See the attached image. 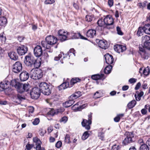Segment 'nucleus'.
Listing matches in <instances>:
<instances>
[{
    "label": "nucleus",
    "mask_w": 150,
    "mask_h": 150,
    "mask_svg": "<svg viewBox=\"0 0 150 150\" xmlns=\"http://www.w3.org/2000/svg\"><path fill=\"white\" fill-rule=\"evenodd\" d=\"M24 62L25 65L28 67L33 66L36 68H38L41 65V61L38 59H36L30 54L25 57Z\"/></svg>",
    "instance_id": "1"
},
{
    "label": "nucleus",
    "mask_w": 150,
    "mask_h": 150,
    "mask_svg": "<svg viewBox=\"0 0 150 150\" xmlns=\"http://www.w3.org/2000/svg\"><path fill=\"white\" fill-rule=\"evenodd\" d=\"M39 89L43 94L49 95L51 93L50 85L46 82H41L39 86Z\"/></svg>",
    "instance_id": "2"
},
{
    "label": "nucleus",
    "mask_w": 150,
    "mask_h": 150,
    "mask_svg": "<svg viewBox=\"0 0 150 150\" xmlns=\"http://www.w3.org/2000/svg\"><path fill=\"white\" fill-rule=\"evenodd\" d=\"M104 21L105 24V27H104L103 30L107 28L108 29H112L114 26L113 24L114 23V19L111 15H108L104 18Z\"/></svg>",
    "instance_id": "3"
},
{
    "label": "nucleus",
    "mask_w": 150,
    "mask_h": 150,
    "mask_svg": "<svg viewBox=\"0 0 150 150\" xmlns=\"http://www.w3.org/2000/svg\"><path fill=\"white\" fill-rule=\"evenodd\" d=\"M37 70L32 69L30 72V77L34 79H39L41 78L43 76V72L42 70L40 69Z\"/></svg>",
    "instance_id": "4"
},
{
    "label": "nucleus",
    "mask_w": 150,
    "mask_h": 150,
    "mask_svg": "<svg viewBox=\"0 0 150 150\" xmlns=\"http://www.w3.org/2000/svg\"><path fill=\"white\" fill-rule=\"evenodd\" d=\"M125 135L126 137L125 138L122 142V144L125 146L133 142L132 138L134 137V134L133 131L129 132H126Z\"/></svg>",
    "instance_id": "5"
},
{
    "label": "nucleus",
    "mask_w": 150,
    "mask_h": 150,
    "mask_svg": "<svg viewBox=\"0 0 150 150\" xmlns=\"http://www.w3.org/2000/svg\"><path fill=\"white\" fill-rule=\"evenodd\" d=\"M92 113L90 112L88 115V120L83 119L81 122L82 126L87 130H89L91 129V126L92 123Z\"/></svg>",
    "instance_id": "6"
},
{
    "label": "nucleus",
    "mask_w": 150,
    "mask_h": 150,
    "mask_svg": "<svg viewBox=\"0 0 150 150\" xmlns=\"http://www.w3.org/2000/svg\"><path fill=\"white\" fill-rule=\"evenodd\" d=\"M69 33L66 31L64 29H60L58 31V39L61 42H62L67 40V36Z\"/></svg>",
    "instance_id": "7"
},
{
    "label": "nucleus",
    "mask_w": 150,
    "mask_h": 150,
    "mask_svg": "<svg viewBox=\"0 0 150 150\" xmlns=\"http://www.w3.org/2000/svg\"><path fill=\"white\" fill-rule=\"evenodd\" d=\"M30 87V85L28 83L23 84L20 83L16 89L18 92L22 93L24 92L28 91Z\"/></svg>",
    "instance_id": "8"
},
{
    "label": "nucleus",
    "mask_w": 150,
    "mask_h": 150,
    "mask_svg": "<svg viewBox=\"0 0 150 150\" xmlns=\"http://www.w3.org/2000/svg\"><path fill=\"white\" fill-rule=\"evenodd\" d=\"M22 69V65L19 61L16 62L13 66L12 71L16 73H19Z\"/></svg>",
    "instance_id": "9"
},
{
    "label": "nucleus",
    "mask_w": 150,
    "mask_h": 150,
    "mask_svg": "<svg viewBox=\"0 0 150 150\" xmlns=\"http://www.w3.org/2000/svg\"><path fill=\"white\" fill-rule=\"evenodd\" d=\"M41 92L38 87H34L30 92L31 98L33 99H37L40 96Z\"/></svg>",
    "instance_id": "10"
},
{
    "label": "nucleus",
    "mask_w": 150,
    "mask_h": 150,
    "mask_svg": "<svg viewBox=\"0 0 150 150\" xmlns=\"http://www.w3.org/2000/svg\"><path fill=\"white\" fill-rule=\"evenodd\" d=\"M28 50V48L26 46L21 45L17 47L16 51L20 55H23L26 54Z\"/></svg>",
    "instance_id": "11"
},
{
    "label": "nucleus",
    "mask_w": 150,
    "mask_h": 150,
    "mask_svg": "<svg viewBox=\"0 0 150 150\" xmlns=\"http://www.w3.org/2000/svg\"><path fill=\"white\" fill-rule=\"evenodd\" d=\"M150 37L146 35L142 37V42H144V45L145 48L150 50Z\"/></svg>",
    "instance_id": "12"
},
{
    "label": "nucleus",
    "mask_w": 150,
    "mask_h": 150,
    "mask_svg": "<svg viewBox=\"0 0 150 150\" xmlns=\"http://www.w3.org/2000/svg\"><path fill=\"white\" fill-rule=\"evenodd\" d=\"M33 53L36 57H40L43 54V50L41 47L39 45L36 46L34 49Z\"/></svg>",
    "instance_id": "13"
},
{
    "label": "nucleus",
    "mask_w": 150,
    "mask_h": 150,
    "mask_svg": "<svg viewBox=\"0 0 150 150\" xmlns=\"http://www.w3.org/2000/svg\"><path fill=\"white\" fill-rule=\"evenodd\" d=\"M80 102H77L71 107L72 110L74 112L81 111L86 106V104L80 105Z\"/></svg>",
    "instance_id": "14"
},
{
    "label": "nucleus",
    "mask_w": 150,
    "mask_h": 150,
    "mask_svg": "<svg viewBox=\"0 0 150 150\" xmlns=\"http://www.w3.org/2000/svg\"><path fill=\"white\" fill-rule=\"evenodd\" d=\"M72 39H76L80 38L84 40H87V38L83 36L79 33H74L71 32L69 35Z\"/></svg>",
    "instance_id": "15"
},
{
    "label": "nucleus",
    "mask_w": 150,
    "mask_h": 150,
    "mask_svg": "<svg viewBox=\"0 0 150 150\" xmlns=\"http://www.w3.org/2000/svg\"><path fill=\"white\" fill-rule=\"evenodd\" d=\"M45 40L47 41L48 44L50 45H53L57 42L58 39L54 36L50 35L46 38Z\"/></svg>",
    "instance_id": "16"
},
{
    "label": "nucleus",
    "mask_w": 150,
    "mask_h": 150,
    "mask_svg": "<svg viewBox=\"0 0 150 150\" xmlns=\"http://www.w3.org/2000/svg\"><path fill=\"white\" fill-rule=\"evenodd\" d=\"M10 86V82L6 80L1 81L0 83V87L3 89L6 90L8 88L9 92H11L12 89L11 88H9Z\"/></svg>",
    "instance_id": "17"
},
{
    "label": "nucleus",
    "mask_w": 150,
    "mask_h": 150,
    "mask_svg": "<svg viewBox=\"0 0 150 150\" xmlns=\"http://www.w3.org/2000/svg\"><path fill=\"white\" fill-rule=\"evenodd\" d=\"M33 141L35 143L36 150H45L44 148L41 147V142L37 137H36L33 138Z\"/></svg>",
    "instance_id": "18"
},
{
    "label": "nucleus",
    "mask_w": 150,
    "mask_h": 150,
    "mask_svg": "<svg viewBox=\"0 0 150 150\" xmlns=\"http://www.w3.org/2000/svg\"><path fill=\"white\" fill-rule=\"evenodd\" d=\"M33 141L35 143L36 150H45L44 148L41 147V142L37 137H36L33 138Z\"/></svg>",
    "instance_id": "19"
},
{
    "label": "nucleus",
    "mask_w": 150,
    "mask_h": 150,
    "mask_svg": "<svg viewBox=\"0 0 150 150\" xmlns=\"http://www.w3.org/2000/svg\"><path fill=\"white\" fill-rule=\"evenodd\" d=\"M105 63L108 64H112L114 63V59L113 56L108 53L104 55Z\"/></svg>",
    "instance_id": "20"
},
{
    "label": "nucleus",
    "mask_w": 150,
    "mask_h": 150,
    "mask_svg": "<svg viewBox=\"0 0 150 150\" xmlns=\"http://www.w3.org/2000/svg\"><path fill=\"white\" fill-rule=\"evenodd\" d=\"M114 48L115 51L119 53L124 52L127 49L126 46L119 44L115 45Z\"/></svg>",
    "instance_id": "21"
},
{
    "label": "nucleus",
    "mask_w": 150,
    "mask_h": 150,
    "mask_svg": "<svg viewBox=\"0 0 150 150\" xmlns=\"http://www.w3.org/2000/svg\"><path fill=\"white\" fill-rule=\"evenodd\" d=\"M69 79L68 78L65 81L63 82L62 84L59 86H58L59 90L61 91L68 88H71L69 82Z\"/></svg>",
    "instance_id": "22"
},
{
    "label": "nucleus",
    "mask_w": 150,
    "mask_h": 150,
    "mask_svg": "<svg viewBox=\"0 0 150 150\" xmlns=\"http://www.w3.org/2000/svg\"><path fill=\"white\" fill-rule=\"evenodd\" d=\"M29 77V74L27 71H23L20 75V79L21 81H26Z\"/></svg>",
    "instance_id": "23"
},
{
    "label": "nucleus",
    "mask_w": 150,
    "mask_h": 150,
    "mask_svg": "<svg viewBox=\"0 0 150 150\" xmlns=\"http://www.w3.org/2000/svg\"><path fill=\"white\" fill-rule=\"evenodd\" d=\"M99 41L98 45L101 48L105 49L108 48V45L107 42L105 40H100L98 39L96 40V42Z\"/></svg>",
    "instance_id": "24"
},
{
    "label": "nucleus",
    "mask_w": 150,
    "mask_h": 150,
    "mask_svg": "<svg viewBox=\"0 0 150 150\" xmlns=\"http://www.w3.org/2000/svg\"><path fill=\"white\" fill-rule=\"evenodd\" d=\"M96 34V30L94 29H90L89 30L86 32V36L88 38H92L95 36Z\"/></svg>",
    "instance_id": "25"
},
{
    "label": "nucleus",
    "mask_w": 150,
    "mask_h": 150,
    "mask_svg": "<svg viewBox=\"0 0 150 150\" xmlns=\"http://www.w3.org/2000/svg\"><path fill=\"white\" fill-rule=\"evenodd\" d=\"M97 24L99 27H101V30L103 32L104 31L103 30L104 27H105V24L104 21V19L101 18L99 19L97 22Z\"/></svg>",
    "instance_id": "26"
},
{
    "label": "nucleus",
    "mask_w": 150,
    "mask_h": 150,
    "mask_svg": "<svg viewBox=\"0 0 150 150\" xmlns=\"http://www.w3.org/2000/svg\"><path fill=\"white\" fill-rule=\"evenodd\" d=\"M8 55L11 59L15 61L18 60V58L17 54L15 52H10L8 53Z\"/></svg>",
    "instance_id": "27"
},
{
    "label": "nucleus",
    "mask_w": 150,
    "mask_h": 150,
    "mask_svg": "<svg viewBox=\"0 0 150 150\" xmlns=\"http://www.w3.org/2000/svg\"><path fill=\"white\" fill-rule=\"evenodd\" d=\"M81 81V79L79 78H72L70 81L69 84L71 87H72L75 84Z\"/></svg>",
    "instance_id": "28"
},
{
    "label": "nucleus",
    "mask_w": 150,
    "mask_h": 150,
    "mask_svg": "<svg viewBox=\"0 0 150 150\" xmlns=\"http://www.w3.org/2000/svg\"><path fill=\"white\" fill-rule=\"evenodd\" d=\"M74 102V100L70 99V97L69 98V100L68 101L65 102L63 104V106L65 108H68L71 106Z\"/></svg>",
    "instance_id": "29"
},
{
    "label": "nucleus",
    "mask_w": 150,
    "mask_h": 150,
    "mask_svg": "<svg viewBox=\"0 0 150 150\" xmlns=\"http://www.w3.org/2000/svg\"><path fill=\"white\" fill-rule=\"evenodd\" d=\"M7 23V19L4 16L0 17V25L5 26Z\"/></svg>",
    "instance_id": "30"
},
{
    "label": "nucleus",
    "mask_w": 150,
    "mask_h": 150,
    "mask_svg": "<svg viewBox=\"0 0 150 150\" xmlns=\"http://www.w3.org/2000/svg\"><path fill=\"white\" fill-rule=\"evenodd\" d=\"M144 32L147 34L150 35V24H145L143 26Z\"/></svg>",
    "instance_id": "31"
},
{
    "label": "nucleus",
    "mask_w": 150,
    "mask_h": 150,
    "mask_svg": "<svg viewBox=\"0 0 150 150\" xmlns=\"http://www.w3.org/2000/svg\"><path fill=\"white\" fill-rule=\"evenodd\" d=\"M20 82L18 81L16 79H12L10 82V86H11L13 87H15L16 89L19 85Z\"/></svg>",
    "instance_id": "32"
},
{
    "label": "nucleus",
    "mask_w": 150,
    "mask_h": 150,
    "mask_svg": "<svg viewBox=\"0 0 150 150\" xmlns=\"http://www.w3.org/2000/svg\"><path fill=\"white\" fill-rule=\"evenodd\" d=\"M81 92L78 91L75 92L74 94L71 95L70 96V99L72 100H75L78 98L79 97L81 96Z\"/></svg>",
    "instance_id": "33"
},
{
    "label": "nucleus",
    "mask_w": 150,
    "mask_h": 150,
    "mask_svg": "<svg viewBox=\"0 0 150 150\" xmlns=\"http://www.w3.org/2000/svg\"><path fill=\"white\" fill-rule=\"evenodd\" d=\"M136 103V101L134 100H133L128 103L127 107L129 109H131L135 106Z\"/></svg>",
    "instance_id": "34"
},
{
    "label": "nucleus",
    "mask_w": 150,
    "mask_h": 150,
    "mask_svg": "<svg viewBox=\"0 0 150 150\" xmlns=\"http://www.w3.org/2000/svg\"><path fill=\"white\" fill-rule=\"evenodd\" d=\"M63 58L60 60L61 62L63 64L64 62H66L67 60L69 58L70 56L69 52H67L66 54H64V53Z\"/></svg>",
    "instance_id": "35"
},
{
    "label": "nucleus",
    "mask_w": 150,
    "mask_h": 150,
    "mask_svg": "<svg viewBox=\"0 0 150 150\" xmlns=\"http://www.w3.org/2000/svg\"><path fill=\"white\" fill-rule=\"evenodd\" d=\"M112 68V66L111 64H108L105 68L104 73L106 74H108L110 73Z\"/></svg>",
    "instance_id": "36"
},
{
    "label": "nucleus",
    "mask_w": 150,
    "mask_h": 150,
    "mask_svg": "<svg viewBox=\"0 0 150 150\" xmlns=\"http://www.w3.org/2000/svg\"><path fill=\"white\" fill-rule=\"evenodd\" d=\"M41 44L42 46L47 49H49L50 48V45L46 41H42L41 42Z\"/></svg>",
    "instance_id": "37"
},
{
    "label": "nucleus",
    "mask_w": 150,
    "mask_h": 150,
    "mask_svg": "<svg viewBox=\"0 0 150 150\" xmlns=\"http://www.w3.org/2000/svg\"><path fill=\"white\" fill-rule=\"evenodd\" d=\"M147 1H144L143 2H139L137 4V6L139 8L143 9L147 6Z\"/></svg>",
    "instance_id": "38"
},
{
    "label": "nucleus",
    "mask_w": 150,
    "mask_h": 150,
    "mask_svg": "<svg viewBox=\"0 0 150 150\" xmlns=\"http://www.w3.org/2000/svg\"><path fill=\"white\" fill-rule=\"evenodd\" d=\"M102 94V92L101 90H100L96 91V93L94 94L93 97L95 99L99 98L101 97Z\"/></svg>",
    "instance_id": "39"
},
{
    "label": "nucleus",
    "mask_w": 150,
    "mask_h": 150,
    "mask_svg": "<svg viewBox=\"0 0 150 150\" xmlns=\"http://www.w3.org/2000/svg\"><path fill=\"white\" fill-rule=\"evenodd\" d=\"M103 76V74L100 75L99 74H95L91 76V78L94 80H97L101 79Z\"/></svg>",
    "instance_id": "40"
},
{
    "label": "nucleus",
    "mask_w": 150,
    "mask_h": 150,
    "mask_svg": "<svg viewBox=\"0 0 150 150\" xmlns=\"http://www.w3.org/2000/svg\"><path fill=\"white\" fill-rule=\"evenodd\" d=\"M6 38L4 35V33H2L0 34V42L1 45L4 44L6 40Z\"/></svg>",
    "instance_id": "41"
},
{
    "label": "nucleus",
    "mask_w": 150,
    "mask_h": 150,
    "mask_svg": "<svg viewBox=\"0 0 150 150\" xmlns=\"http://www.w3.org/2000/svg\"><path fill=\"white\" fill-rule=\"evenodd\" d=\"M144 28L143 27H139L138 28L137 35L138 36H142L143 35V33L144 32Z\"/></svg>",
    "instance_id": "42"
},
{
    "label": "nucleus",
    "mask_w": 150,
    "mask_h": 150,
    "mask_svg": "<svg viewBox=\"0 0 150 150\" xmlns=\"http://www.w3.org/2000/svg\"><path fill=\"white\" fill-rule=\"evenodd\" d=\"M139 54L141 56V57L144 59H147L148 56L146 51L143 52H139Z\"/></svg>",
    "instance_id": "43"
},
{
    "label": "nucleus",
    "mask_w": 150,
    "mask_h": 150,
    "mask_svg": "<svg viewBox=\"0 0 150 150\" xmlns=\"http://www.w3.org/2000/svg\"><path fill=\"white\" fill-rule=\"evenodd\" d=\"M65 110L64 108L60 107L59 108L55 110L56 115H58L59 114H62Z\"/></svg>",
    "instance_id": "44"
},
{
    "label": "nucleus",
    "mask_w": 150,
    "mask_h": 150,
    "mask_svg": "<svg viewBox=\"0 0 150 150\" xmlns=\"http://www.w3.org/2000/svg\"><path fill=\"white\" fill-rule=\"evenodd\" d=\"M89 134L88 131H85L83 133L81 139L83 140H85L89 136Z\"/></svg>",
    "instance_id": "45"
},
{
    "label": "nucleus",
    "mask_w": 150,
    "mask_h": 150,
    "mask_svg": "<svg viewBox=\"0 0 150 150\" xmlns=\"http://www.w3.org/2000/svg\"><path fill=\"white\" fill-rule=\"evenodd\" d=\"M94 18L93 15H87L85 17V20L88 22H91Z\"/></svg>",
    "instance_id": "46"
},
{
    "label": "nucleus",
    "mask_w": 150,
    "mask_h": 150,
    "mask_svg": "<svg viewBox=\"0 0 150 150\" xmlns=\"http://www.w3.org/2000/svg\"><path fill=\"white\" fill-rule=\"evenodd\" d=\"M64 142L67 144H70L71 142L70 140V136L69 134H67L65 137Z\"/></svg>",
    "instance_id": "47"
},
{
    "label": "nucleus",
    "mask_w": 150,
    "mask_h": 150,
    "mask_svg": "<svg viewBox=\"0 0 150 150\" xmlns=\"http://www.w3.org/2000/svg\"><path fill=\"white\" fill-rule=\"evenodd\" d=\"M149 147L147 144H142L140 148V150H149Z\"/></svg>",
    "instance_id": "48"
},
{
    "label": "nucleus",
    "mask_w": 150,
    "mask_h": 150,
    "mask_svg": "<svg viewBox=\"0 0 150 150\" xmlns=\"http://www.w3.org/2000/svg\"><path fill=\"white\" fill-rule=\"evenodd\" d=\"M150 73V70L148 67H146L144 69L143 71V74L144 75L148 76Z\"/></svg>",
    "instance_id": "49"
},
{
    "label": "nucleus",
    "mask_w": 150,
    "mask_h": 150,
    "mask_svg": "<svg viewBox=\"0 0 150 150\" xmlns=\"http://www.w3.org/2000/svg\"><path fill=\"white\" fill-rule=\"evenodd\" d=\"M104 134V133L102 132H100L98 133V137L99 139L102 141L105 140Z\"/></svg>",
    "instance_id": "50"
},
{
    "label": "nucleus",
    "mask_w": 150,
    "mask_h": 150,
    "mask_svg": "<svg viewBox=\"0 0 150 150\" xmlns=\"http://www.w3.org/2000/svg\"><path fill=\"white\" fill-rule=\"evenodd\" d=\"M62 54H64V53L63 52H61L60 54H59L58 56L55 57L54 59L55 61H58L60 60V59L62 57Z\"/></svg>",
    "instance_id": "51"
},
{
    "label": "nucleus",
    "mask_w": 150,
    "mask_h": 150,
    "mask_svg": "<svg viewBox=\"0 0 150 150\" xmlns=\"http://www.w3.org/2000/svg\"><path fill=\"white\" fill-rule=\"evenodd\" d=\"M47 114L52 116L56 115L55 110L53 109H51L50 110L47 112Z\"/></svg>",
    "instance_id": "52"
},
{
    "label": "nucleus",
    "mask_w": 150,
    "mask_h": 150,
    "mask_svg": "<svg viewBox=\"0 0 150 150\" xmlns=\"http://www.w3.org/2000/svg\"><path fill=\"white\" fill-rule=\"evenodd\" d=\"M111 150H120L119 145L116 144H114L112 147Z\"/></svg>",
    "instance_id": "53"
},
{
    "label": "nucleus",
    "mask_w": 150,
    "mask_h": 150,
    "mask_svg": "<svg viewBox=\"0 0 150 150\" xmlns=\"http://www.w3.org/2000/svg\"><path fill=\"white\" fill-rule=\"evenodd\" d=\"M116 30L117 32V33L119 35H123V33L121 31L120 28L118 26L116 27Z\"/></svg>",
    "instance_id": "54"
},
{
    "label": "nucleus",
    "mask_w": 150,
    "mask_h": 150,
    "mask_svg": "<svg viewBox=\"0 0 150 150\" xmlns=\"http://www.w3.org/2000/svg\"><path fill=\"white\" fill-rule=\"evenodd\" d=\"M34 146V145L33 144H30L29 142H28V144L26 145V148L27 150H30Z\"/></svg>",
    "instance_id": "55"
},
{
    "label": "nucleus",
    "mask_w": 150,
    "mask_h": 150,
    "mask_svg": "<svg viewBox=\"0 0 150 150\" xmlns=\"http://www.w3.org/2000/svg\"><path fill=\"white\" fill-rule=\"evenodd\" d=\"M68 117L67 116H64L62 117L59 120L60 122L66 123L68 120Z\"/></svg>",
    "instance_id": "56"
},
{
    "label": "nucleus",
    "mask_w": 150,
    "mask_h": 150,
    "mask_svg": "<svg viewBox=\"0 0 150 150\" xmlns=\"http://www.w3.org/2000/svg\"><path fill=\"white\" fill-rule=\"evenodd\" d=\"M55 2V0H46L44 2V3L45 4H52Z\"/></svg>",
    "instance_id": "57"
},
{
    "label": "nucleus",
    "mask_w": 150,
    "mask_h": 150,
    "mask_svg": "<svg viewBox=\"0 0 150 150\" xmlns=\"http://www.w3.org/2000/svg\"><path fill=\"white\" fill-rule=\"evenodd\" d=\"M145 47H144V45L139 46V52H144L145 51H146L145 49Z\"/></svg>",
    "instance_id": "58"
},
{
    "label": "nucleus",
    "mask_w": 150,
    "mask_h": 150,
    "mask_svg": "<svg viewBox=\"0 0 150 150\" xmlns=\"http://www.w3.org/2000/svg\"><path fill=\"white\" fill-rule=\"evenodd\" d=\"M141 115L139 111H137L134 112L133 114V116L134 117H139Z\"/></svg>",
    "instance_id": "59"
},
{
    "label": "nucleus",
    "mask_w": 150,
    "mask_h": 150,
    "mask_svg": "<svg viewBox=\"0 0 150 150\" xmlns=\"http://www.w3.org/2000/svg\"><path fill=\"white\" fill-rule=\"evenodd\" d=\"M40 122V119L39 118H35L34 121L33 122V124L34 125H38Z\"/></svg>",
    "instance_id": "60"
},
{
    "label": "nucleus",
    "mask_w": 150,
    "mask_h": 150,
    "mask_svg": "<svg viewBox=\"0 0 150 150\" xmlns=\"http://www.w3.org/2000/svg\"><path fill=\"white\" fill-rule=\"evenodd\" d=\"M62 143L61 141H58L55 144V146L57 148H60L62 146Z\"/></svg>",
    "instance_id": "61"
},
{
    "label": "nucleus",
    "mask_w": 150,
    "mask_h": 150,
    "mask_svg": "<svg viewBox=\"0 0 150 150\" xmlns=\"http://www.w3.org/2000/svg\"><path fill=\"white\" fill-rule=\"evenodd\" d=\"M137 81V79L135 78H130L129 80V82L131 84L135 83Z\"/></svg>",
    "instance_id": "62"
},
{
    "label": "nucleus",
    "mask_w": 150,
    "mask_h": 150,
    "mask_svg": "<svg viewBox=\"0 0 150 150\" xmlns=\"http://www.w3.org/2000/svg\"><path fill=\"white\" fill-rule=\"evenodd\" d=\"M24 38L25 37L23 36H18L17 37L18 40L20 42L23 41Z\"/></svg>",
    "instance_id": "63"
},
{
    "label": "nucleus",
    "mask_w": 150,
    "mask_h": 150,
    "mask_svg": "<svg viewBox=\"0 0 150 150\" xmlns=\"http://www.w3.org/2000/svg\"><path fill=\"white\" fill-rule=\"evenodd\" d=\"M141 84L140 82H138L136 85V86L134 88V89L135 90H138L140 87H141Z\"/></svg>",
    "instance_id": "64"
}]
</instances>
